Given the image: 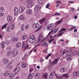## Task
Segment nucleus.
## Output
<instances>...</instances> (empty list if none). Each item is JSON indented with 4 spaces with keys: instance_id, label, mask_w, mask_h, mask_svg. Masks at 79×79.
<instances>
[{
    "instance_id": "nucleus-1",
    "label": "nucleus",
    "mask_w": 79,
    "mask_h": 79,
    "mask_svg": "<svg viewBox=\"0 0 79 79\" xmlns=\"http://www.w3.org/2000/svg\"><path fill=\"white\" fill-rule=\"evenodd\" d=\"M79 51L70 52H68V53L66 56V58H69V57H71V56H73L75 55H79Z\"/></svg>"
},
{
    "instance_id": "nucleus-2",
    "label": "nucleus",
    "mask_w": 79,
    "mask_h": 79,
    "mask_svg": "<svg viewBox=\"0 0 79 79\" xmlns=\"http://www.w3.org/2000/svg\"><path fill=\"white\" fill-rule=\"evenodd\" d=\"M36 37L34 35H31L29 39V41L31 44H34L35 42Z\"/></svg>"
},
{
    "instance_id": "nucleus-3",
    "label": "nucleus",
    "mask_w": 79,
    "mask_h": 79,
    "mask_svg": "<svg viewBox=\"0 0 79 79\" xmlns=\"http://www.w3.org/2000/svg\"><path fill=\"white\" fill-rule=\"evenodd\" d=\"M27 3L28 8H32L34 3L31 0H27Z\"/></svg>"
},
{
    "instance_id": "nucleus-4",
    "label": "nucleus",
    "mask_w": 79,
    "mask_h": 79,
    "mask_svg": "<svg viewBox=\"0 0 79 79\" xmlns=\"http://www.w3.org/2000/svg\"><path fill=\"white\" fill-rule=\"evenodd\" d=\"M18 53V50L16 49H14L12 51V56H13V57L16 56L17 55Z\"/></svg>"
},
{
    "instance_id": "nucleus-5",
    "label": "nucleus",
    "mask_w": 79,
    "mask_h": 79,
    "mask_svg": "<svg viewBox=\"0 0 79 79\" xmlns=\"http://www.w3.org/2000/svg\"><path fill=\"white\" fill-rule=\"evenodd\" d=\"M53 27H54V24L53 23H51L49 24L47 27V29L48 31H50V30H52Z\"/></svg>"
},
{
    "instance_id": "nucleus-6",
    "label": "nucleus",
    "mask_w": 79,
    "mask_h": 79,
    "mask_svg": "<svg viewBox=\"0 0 79 79\" xmlns=\"http://www.w3.org/2000/svg\"><path fill=\"white\" fill-rule=\"evenodd\" d=\"M22 44H23L22 48H23L24 47L25 49H27V48H28L29 47V48H30V47H29V45H27V44H26V42H23Z\"/></svg>"
},
{
    "instance_id": "nucleus-7",
    "label": "nucleus",
    "mask_w": 79,
    "mask_h": 79,
    "mask_svg": "<svg viewBox=\"0 0 79 79\" xmlns=\"http://www.w3.org/2000/svg\"><path fill=\"white\" fill-rule=\"evenodd\" d=\"M26 8H25V7L23 6H20L19 9V11L20 13H23L24 10H25Z\"/></svg>"
},
{
    "instance_id": "nucleus-8",
    "label": "nucleus",
    "mask_w": 79,
    "mask_h": 79,
    "mask_svg": "<svg viewBox=\"0 0 79 79\" xmlns=\"http://www.w3.org/2000/svg\"><path fill=\"white\" fill-rule=\"evenodd\" d=\"M43 33H41L39 35V37H38V38L37 40V42L38 43H39L42 39H43Z\"/></svg>"
},
{
    "instance_id": "nucleus-9",
    "label": "nucleus",
    "mask_w": 79,
    "mask_h": 79,
    "mask_svg": "<svg viewBox=\"0 0 79 79\" xmlns=\"http://www.w3.org/2000/svg\"><path fill=\"white\" fill-rule=\"evenodd\" d=\"M32 27L34 29H37L38 27H39L40 26V24L39 23H34L32 25Z\"/></svg>"
},
{
    "instance_id": "nucleus-10",
    "label": "nucleus",
    "mask_w": 79,
    "mask_h": 79,
    "mask_svg": "<svg viewBox=\"0 0 79 79\" xmlns=\"http://www.w3.org/2000/svg\"><path fill=\"white\" fill-rule=\"evenodd\" d=\"M13 20L12 16L11 15H9L7 18V20L8 23H11Z\"/></svg>"
},
{
    "instance_id": "nucleus-11",
    "label": "nucleus",
    "mask_w": 79,
    "mask_h": 79,
    "mask_svg": "<svg viewBox=\"0 0 79 79\" xmlns=\"http://www.w3.org/2000/svg\"><path fill=\"white\" fill-rule=\"evenodd\" d=\"M26 13L28 15H31L32 13V10L31 9H28L26 11Z\"/></svg>"
},
{
    "instance_id": "nucleus-12",
    "label": "nucleus",
    "mask_w": 79,
    "mask_h": 79,
    "mask_svg": "<svg viewBox=\"0 0 79 79\" xmlns=\"http://www.w3.org/2000/svg\"><path fill=\"white\" fill-rule=\"evenodd\" d=\"M40 8L41 7L40 5L36 6L34 8V10L35 11H39L40 10Z\"/></svg>"
},
{
    "instance_id": "nucleus-13",
    "label": "nucleus",
    "mask_w": 79,
    "mask_h": 79,
    "mask_svg": "<svg viewBox=\"0 0 79 79\" xmlns=\"http://www.w3.org/2000/svg\"><path fill=\"white\" fill-rule=\"evenodd\" d=\"M19 71V68L17 67L14 70V73H15V75H16L18 74V72Z\"/></svg>"
},
{
    "instance_id": "nucleus-14",
    "label": "nucleus",
    "mask_w": 79,
    "mask_h": 79,
    "mask_svg": "<svg viewBox=\"0 0 79 79\" xmlns=\"http://www.w3.org/2000/svg\"><path fill=\"white\" fill-rule=\"evenodd\" d=\"M55 73V70L50 73L49 77L50 79H52V78H53V76H54Z\"/></svg>"
},
{
    "instance_id": "nucleus-15",
    "label": "nucleus",
    "mask_w": 79,
    "mask_h": 79,
    "mask_svg": "<svg viewBox=\"0 0 79 79\" xmlns=\"http://www.w3.org/2000/svg\"><path fill=\"white\" fill-rule=\"evenodd\" d=\"M10 74V71H7L3 74V76L5 77H7Z\"/></svg>"
},
{
    "instance_id": "nucleus-16",
    "label": "nucleus",
    "mask_w": 79,
    "mask_h": 79,
    "mask_svg": "<svg viewBox=\"0 0 79 79\" xmlns=\"http://www.w3.org/2000/svg\"><path fill=\"white\" fill-rule=\"evenodd\" d=\"M14 15H16L18 13V11H19V10H18V8L17 7H15L14 9Z\"/></svg>"
},
{
    "instance_id": "nucleus-17",
    "label": "nucleus",
    "mask_w": 79,
    "mask_h": 79,
    "mask_svg": "<svg viewBox=\"0 0 79 79\" xmlns=\"http://www.w3.org/2000/svg\"><path fill=\"white\" fill-rule=\"evenodd\" d=\"M58 60L57 59H54V61L51 63V64H56L58 63Z\"/></svg>"
},
{
    "instance_id": "nucleus-18",
    "label": "nucleus",
    "mask_w": 79,
    "mask_h": 79,
    "mask_svg": "<svg viewBox=\"0 0 79 79\" xmlns=\"http://www.w3.org/2000/svg\"><path fill=\"white\" fill-rule=\"evenodd\" d=\"M60 70L61 73H64L66 71V69L64 67H61L60 69Z\"/></svg>"
},
{
    "instance_id": "nucleus-19",
    "label": "nucleus",
    "mask_w": 79,
    "mask_h": 79,
    "mask_svg": "<svg viewBox=\"0 0 79 79\" xmlns=\"http://www.w3.org/2000/svg\"><path fill=\"white\" fill-rule=\"evenodd\" d=\"M34 77V73H30L28 77V79H31Z\"/></svg>"
},
{
    "instance_id": "nucleus-20",
    "label": "nucleus",
    "mask_w": 79,
    "mask_h": 79,
    "mask_svg": "<svg viewBox=\"0 0 79 79\" xmlns=\"http://www.w3.org/2000/svg\"><path fill=\"white\" fill-rule=\"evenodd\" d=\"M27 57H28V54H25L23 58L22 61H24L26 60L27 59Z\"/></svg>"
},
{
    "instance_id": "nucleus-21",
    "label": "nucleus",
    "mask_w": 79,
    "mask_h": 79,
    "mask_svg": "<svg viewBox=\"0 0 79 79\" xmlns=\"http://www.w3.org/2000/svg\"><path fill=\"white\" fill-rule=\"evenodd\" d=\"M19 19H20V20H21L22 21L25 20V18L24 17V16L23 15H20L19 17Z\"/></svg>"
},
{
    "instance_id": "nucleus-22",
    "label": "nucleus",
    "mask_w": 79,
    "mask_h": 79,
    "mask_svg": "<svg viewBox=\"0 0 79 79\" xmlns=\"http://www.w3.org/2000/svg\"><path fill=\"white\" fill-rule=\"evenodd\" d=\"M27 38V36L26 35H23L21 37V39L23 40H25Z\"/></svg>"
},
{
    "instance_id": "nucleus-23",
    "label": "nucleus",
    "mask_w": 79,
    "mask_h": 79,
    "mask_svg": "<svg viewBox=\"0 0 79 79\" xmlns=\"http://www.w3.org/2000/svg\"><path fill=\"white\" fill-rule=\"evenodd\" d=\"M58 31V28H56L53 30H52V34H54Z\"/></svg>"
},
{
    "instance_id": "nucleus-24",
    "label": "nucleus",
    "mask_w": 79,
    "mask_h": 79,
    "mask_svg": "<svg viewBox=\"0 0 79 79\" xmlns=\"http://www.w3.org/2000/svg\"><path fill=\"white\" fill-rule=\"evenodd\" d=\"M14 76L15 75H14V74L13 73H10L9 76V79H13V77H14Z\"/></svg>"
},
{
    "instance_id": "nucleus-25",
    "label": "nucleus",
    "mask_w": 79,
    "mask_h": 79,
    "mask_svg": "<svg viewBox=\"0 0 79 79\" xmlns=\"http://www.w3.org/2000/svg\"><path fill=\"white\" fill-rule=\"evenodd\" d=\"M21 65L22 68H26L27 66V64H26L25 62H23L21 63Z\"/></svg>"
},
{
    "instance_id": "nucleus-26",
    "label": "nucleus",
    "mask_w": 79,
    "mask_h": 79,
    "mask_svg": "<svg viewBox=\"0 0 79 79\" xmlns=\"http://www.w3.org/2000/svg\"><path fill=\"white\" fill-rule=\"evenodd\" d=\"M48 76V73H44L43 75V77L44 79H47V77Z\"/></svg>"
},
{
    "instance_id": "nucleus-27",
    "label": "nucleus",
    "mask_w": 79,
    "mask_h": 79,
    "mask_svg": "<svg viewBox=\"0 0 79 79\" xmlns=\"http://www.w3.org/2000/svg\"><path fill=\"white\" fill-rule=\"evenodd\" d=\"M21 45H22V44L20 43H19L16 45V47L17 48H19L21 47Z\"/></svg>"
},
{
    "instance_id": "nucleus-28",
    "label": "nucleus",
    "mask_w": 79,
    "mask_h": 79,
    "mask_svg": "<svg viewBox=\"0 0 79 79\" xmlns=\"http://www.w3.org/2000/svg\"><path fill=\"white\" fill-rule=\"evenodd\" d=\"M75 76H79V72H74L73 74Z\"/></svg>"
},
{
    "instance_id": "nucleus-29",
    "label": "nucleus",
    "mask_w": 79,
    "mask_h": 79,
    "mask_svg": "<svg viewBox=\"0 0 79 79\" xmlns=\"http://www.w3.org/2000/svg\"><path fill=\"white\" fill-rule=\"evenodd\" d=\"M62 77H65L66 78H68L69 77V75L68 74H64L61 75Z\"/></svg>"
},
{
    "instance_id": "nucleus-30",
    "label": "nucleus",
    "mask_w": 79,
    "mask_h": 79,
    "mask_svg": "<svg viewBox=\"0 0 79 79\" xmlns=\"http://www.w3.org/2000/svg\"><path fill=\"white\" fill-rule=\"evenodd\" d=\"M45 20V19L43 18L42 19L40 20L39 21V22L40 24H42V23H44V22Z\"/></svg>"
},
{
    "instance_id": "nucleus-31",
    "label": "nucleus",
    "mask_w": 79,
    "mask_h": 79,
    "mask_svg": "<svg viewBox=\"0 0 79 79\" xmlns=\"http://www.w3.org/2000/svg\"><path fill=\"white\" fill-rule=\"evenodd\" d=\"M7 25H8V23L5 24L2 26L1 28L2 29H5V28H6V27Z\"/></svg>"
},
{
    "instance_id": "nucleus-32",
    "label": "nucleus",
    "mask_w": 79,
    "mask_h": 79,
    "mask_svg": "<svg viewBox=\"0 0 79 79\" xmlns=\"http://www.w3.org/2000/svg\"><path fill=\"white\" fill-rule=\"evenodd\" d=\"M41 45V46H46V47H48V43L46 42H45L42 44Z\"/></svg>"
},
{
    "instance_id": "nucleus-33",
    "label": "nucleus",
    "mask_w": 79,
    "mask_h": 79,
    "mask_svg": "<svg viewBox=\"0 0 79 79\" xmlns=\"http://www.w3.org/2000/svg\"><path fill=\"white\" fill-rule=\"evenodd\" d=\"M12 42H16L18 41V39L17 38H12L11 39Z\"/></svg>"
},
{
    "instance_id": "nucleus-34",
    "label": "nucleus",
    "mask_w": 79,
    "mask_h": 79,
    "mask_svg": "<svg viewBox=\"0 0 79 79\" xmlns=\"http://www.w3.org/2000/svg\"><path fill=\"white\" fill-rule=\"evenodd\" d=\"M40 77V73H38L35 74V77L36 79H38Z\"/></svg>"
},
{
    "instance_id": "nucleus-35",
    "label": "nucleus",
    "mask_w": 79,
    "mask_h": 79,
    "mask_svg": "<svg viewBox=\"0 0 79 79\" xmlns=\"http://www.w3.org/2000/svg\"><path fill=\"white\" fill-rule=\"evenodd\" d=\"M3 61L5 63L7 64L8 63L9 60H8V59H4L3 60Z\"/></svg>"
},
{
    "instance_id": "nucleus-36",
    "label": "nucleus",
    "mask_w": 79,
    "mask_h": 79,
    "mask_svg": "<svg viewBox=\"0 0 79 79\" xmlns=\"http://www.w3.org/2000/svg\"><path fill=\"white\" fill-rule=\"evenodd\" d=\"M5 42L3 41L2 43V48H4L5 47Z\"/></svg>"
},
{
    "instance_id": "nucleus-37",
    "label": "nucleus",
    "mask_w": 79,
    "mask_h": 79,
    "mask_svg": "<svg viewBox=\"0 0 79 79\" xmlns=\"http://www.w3.org/2000/svg\"><path fill=\"white\" fill-rule=\"evenodd\" d=\"M62 21H63V19H61L59 21H57L56 22V24H59L62 22Z\"/></svg>"
},
{
    "instance_id": "nucleus-38",
    "label": "nucleus",
    "mask_w": 79,
    "mask_h": 79,
    "mask_svg": "<svg viewBox=\"0 0 79 79\" xmlns=\"http://www.w3.org/2000/svg\"><path fill=\"white\" fill-rule=\"evenodd\" d=\"M66 29L65 28H62L60 30L59 32H58V33H59V32H63V31H64Z\"/></svg>"
},
{
    "instance_id": "nucleus-39",
    "label": "nucleus",
    "mask_w": 79,
    "mask_h": 79,
    "mask_svg": "<svg viewBox=\"0 0 79 79\" xmlns=\"http://www.w3.org/2000/svg\"><path fill=\"white\" fill-rule=\"evenodd\" d=\"M24 24H22L21 26V31H24Z\"/></svg>"
},
{
    "instance_id": "nucleus-40",
    "label": "nucleus",
    "mask_w": 79,
    "mask_h": 79,
    "mask_svg": "<svg viewBox=\"0 0 79 79\" xmlns=\"http://www.w3.org/2000/svg\"><path fill=\"white\" fill-rule=\"evenodd\" d=\"M4 10V8L2 7H0V13L1 12H2V11H3Z\"/></svg>"
},
{
    "instance_id": "nucleus-41",
    "label": "nucleus",
    "mask_w": 79,
    "mask_h": 79,
    "mask_svg": "<svg viewBox=\"0 0 79 79\" xmlns=\"http://www.w3.org/2000/svg\"><path fill=\"white\" fill-rule=\"evenodd\" d=\"M42 27V26H41L40 27L38 28V29L36 30H35V32H38V31H40V29H41V27Z\"/></svg>"
},
{
    "instance_id": "nucleus-42",
    "label": "nucleus",
    "mask_w": 79,
    "mask_h": 79,
    "mask_svg": "<svg viewBox=\"0 0 79 79\" xmlns=\"http://www.w3.org/2000/svg\"><path fill=\"white\" fill-rule=\"evenodd\" d=\"M76 27H77L76 26H73L70 28L69 30V31H72V30H73V29H75V28H76Z\"/></svg>"
},
{
    "instance_id": "nucleus-43",
    "label": "nucleus",
    "mask_w": 79,
    "mask_h": 79,
    "mask_svg": "<svg viewBox=\"0 0 79 79\" xmlns=\"http://www.w3.org/2000/svg\"><path fill=\"white\" fill-rule=\"evenodd\" d=\"M47 69H48V70H51V69H52V67L50 66H49L47 67Z\"/></svg>"
},
{
    "instance_id": "nucleus-44",
    "label": "nucleus",
    "mask_w": 79,
    "mask_h": 79,
    "mask_svg": "<svg viewBox=\"0 0 79 79\" xmlns=\"http://www.w3.org/2000/svg\"><path fill=\"white\" fill-rule=\"evenodd\" d=\"M44 0H38V2L40 3H44Z\"/></svg>"
},
{
    "instance_id": "nucleus-45",
    "label": "nucleus",
    "mask_w": 79,
    "mask_h": 79,
    "mask_svg": "<svg viewBox=\"0 0 79 79\" xmlns=\"http://www.w3.org/2000/svg\"><path fill=\"white\" fill-rule=\"evenodd\" d=\"M65 50H66L64 49L63 52V55H64V53H68V51H65Z\"/></svg>"
},
{
    "instance_id": "nucleus-46",
    "label": "nucleus",
    "mask_w": 79,
    "mask_h": 79,
    "mask_svg": "<svg viewBox=\"0 0 79 79\" xmlns=\"http://www.w3.org/2000/svg\"><path fill=\"white\" fill-rule=\"evenodd\" d=\"M29 25H27L26 26L25 29H26L27 30V29H29Z\"/></svg>"
},
{
    "instance_id": "nucleus-47",
    "label": "nucleus",
    "mask_w": 79,
    "mask_h": 79,
    "mask_svg": "<svg viewBox=\"0 0 79 79\" xmlns=\"http://www.w3.org/2000/svg\"><path fill=\"white\" fill-rule=\"evenodd\" d=\"M56 3L57 4H59V5H60V4H61V1H56Z\"/></svg>"
},
{
    "instance_id": "nucleus-48",
    "label": "nucleus",
    "mask_w": 79,
    "mask_h": 79,
    "mask_svg": "<svg viewBox=\"0 0 79 79\" xmlns=\"http://www.w3.org/2000/svg\"><path fill=\"white\" fill-rule=\"evenodd\" d=\"M12 53V52L11 51L8 52L7 53V55H11Z\"/></svg>"
},
{
    "instance_id": "nucleus-49",
    "label": "nucleus",
    "mask_w": 79,
    "mask_h": 79,
    "mask_svg": "<svg viewBox=\"0 0 79 79\" xmlns=\"http://www.w3.org/2000/svg\"><path fill=\"white\" fill-rule=\"evenodd\" d=\"M54 40V39H51L50 40H49V42L52 43Z\"/></svg>"
},
{
    "instance_id": "nucleus-50",
    "label": "nucleus",
    "mask_w": 79,
    "mask_h": 79,
    "mask_svg": "<svg viewBox=\"0 0 79 79\" xmlns=\"http://www.w3.org/2000/svg\"><path fill=\"white\" fill-rule=\"evenodd\" d=\"M33 71V68H30V73H31L32 71Z\"/></svg>"
},
{
    "instance_id": "nucleus-51",
    "label": "nucleus",
    "mask_w": 79,
    "mask_h": 79,
    "mask_svg": "<svg viewBox=\"0 0 79 79\" xmlns=\"http://www.w3.org/2000/svg\"><path fill=\"white\" fill-rule=\"evenodd\" d=\"M51 56V54H48L47 56L46 57V59H47L48 57Z\"/></svg>"
},
{
    "instance_id": "nucleus-52",
    "label": "nucleus",
    "mask_w": 79,
    "mask_h": 79,
    "mask_svg": "<svg viewBox=\"0 0 79 79\" xmlns=\"http://www.w3.org/2000/svg\"><path fill=\"white\" fill-rule=\"evenodd\" d=\"M15 23H13L11 24V26L12 27H15Z\"/></svg>"
},
{
    "instance_id": "nucleus-53",
    "label": "nucleus",
    "mask_w": 79,
    "mask_h": 79,
    "mask_svg": "<svg viewBox=\"0 0 79 79\" xmlns=\"http://www.w3.org/2000/svg\"><path fill=\"white\" fill-rule=\"evenodd\" d=\"M50 6V3H48L47 5L46 6V8H48Z\"/></svg>"
},
{
    "instance_id": "nucleus-54",
    "label": "nucleus",
    "mask_w": 79,
    "mask_h": 79,
    "mask_svg": "<svg viewBox=\"0 0 79 79\" xmlns=\"http://www.w3.org/2000/svg\"><path fill=\"white\" fill-rule=\"evenodd\" d=\"M4 14L3 13H1L0 14V16H3Z\"/></svg>"
},
{
    "instance_id": "nucleus-55",
    "label": "nucleus",
    "mask_w": 79,
    "mask_h": 79,
    "mask_svg": "<svg viewBox=\"0 0 79 79\" xmlns=\"http://www.w3.org/2000/svg\"><path fill=\"white\" fill-rule=\"evenodd\" d=\"M6 31L7 32H9V31H10V27H7L6 29Z\"/></svg>"
},
{
    "instance_id": "nucleus-56",
    "label": "nucleus",
    "mask_w": 79,
    "mask_h": 79,
    "mask_svg": "<svg viewBox=\"0 0 79 79\" xmlns=\"http://www.w3.org/2000/svg\"><path fill=\"white\" fill-rule=\"evenodd\" d=\"M72 59L71 58H69L67 59V61H70V60H71Z\"/></svg>"
},
{
    "instance_id": "nucleus-57",
    "label": "nucleus",
    "mask_w": 79,
    "mask_h": 79,
    "mask_svg": "<svg viewBox=\"0 0 79 79\" xmlns=\"http://www.w3.org/2000/svg\"><path fill=\"white\" fill-rule=\"evenodd\" d=\"M40 61L41 63H43V62L44 61V60L43 59H40Z\"/></svg>"
},
{
    "instance_id": "nucleus-58",
    "label": "nucleus",
    "mask_w": 79,
    "mask_h": 79,
    "mask_svg": "<svg viewBox=\"0 0 79 79\" xmlns=\"http://www.w3.org/2000/svg\"><path fill=\"white\" fill-rule=\"evenodd\" d=\"M10 29H11V30H13V29H14V27H12V26H10Z\"/></svg>"
},
{
    "instance_id": "nucleus-59",
    "label": "nucleus",
    "mask_w": 79,
    "mask_h": 79,
    "mask_svg": "<svg viewBox=\"0 0 79 79\" xmlns=\"http://www.w3.org/2000/svg\"><path fill=\"white\" fill-rule=\"evenodd\" d=\"M56 15H58V16H60V14L59 13H56L54 15V16H55Z\"/></svg>"
},
{
    "instance_id": "nucleus-60",
    "label": "nucleus",
    "mask_w": 79,
    "mask_h": 79,
    "mask_svg": "<svg viewBox=\"0 0 79 79\" xmlns=\"http://www.w3.org/2000/svg\"><path fill=\"white\" fill-rule=\"evenodd\" d=\"M13 68V67L12 65H10V66L9 67V69H12Z\"/></svg>"
},
{
    "instance_id": "nucleus-61",
    "label": "nucleus",
    "mask_w": 79,
    "mask_h": 79,
    "mask_svg": "<svg viewBox=\"0 0 79 79\" xmlns=\"http://www.w3.org/2000/svg\"><path fill=\"white\" fill-rule=\"evenodd\" d=\"M51 33H52V31H51L49 32V33H48V35H50L51 34Z\"/></svg>"
},
{
    "instance_id": "nucleus-62",
    "label": "nucleus",
    "mask_w": 79,
    "mask_h": 79,
    "mask_svg": "<svg viewBox=\"0 0 79 79\" xmlns=\"http://www.w3.org/2000/svg\"><path fill=\"white\" fill-rule=\"evenodd\" d=\"M71 11H74V8H72L71 9Z\"/></svg>"
},
{
    "instance_id": "nucleus-63",
    "label": "nucleus",
    "mask_w": 79,
    "mask_h": 79,
    "mask_svg": "<svg viewBox=\"0 0 79 79\" xmlns=\"http://www.w3.org/2000/svg\"><path fill=\"white\" fill-rule=\"evenodd\" d=\"M19 76H17L16 77L15 79H19Z\"/></svg>"
},
{
    "instance_id": "nucleus-64",
    "label": "nucleus",
    "mask_w": 79,
    "mask_h": 79,
    "mask_svg": "<svg viewBox=\"0 0 79 79\" xmlns=\"http://www.w3.org/2000/svg\"><path fill=\"white\" fill-rule=\"evenodd\" d=\"M36 68H37V69H40V66H37L36 67Z\"/></svg>"
}]
</instances>
